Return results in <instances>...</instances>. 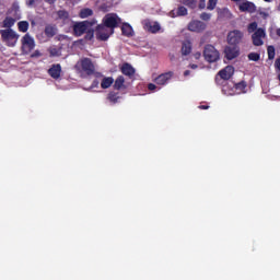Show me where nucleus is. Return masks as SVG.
Listing matches in <instances>:
<instances>
[{
    "label": "nucleus",
    "mask_w": 280,
    "mask_h": 280,
    "mask_svg": "<svg viewBox=\"0 0 280 280\" xmlns=\"http://www.w3.org/2000/svg\"><path fill=\"white\" fill-rule=\"evenodd\" d=\"M0 36L7 47H16V43H19V38H21V35L12 28L0 30Z\"/></svg>",
    "instance_id": "1"
},
{
    "label": "nucleus",
    "mask_w": 280,
    "mask_h": 280,
    "mask_svg": "<svg viewBox=\"0 0 280 280\" xmlns=\"http://www.w3.org/2000/svg\"><path fill=\"white\" fill-rule=\"evenodd\" d=\"M203 57L207 62H218L220 60V51L215 49V46L208 44L205 46Z\"/></svg>",
    "instance_id": "2"
},
{
    "label": "nucleus",
    "mask_w": 280,
    "mask_h": 280,
    "mask_svg": "<svg viewBox=\"0 0 280 280\" xmlns=\"http://www.w3.org/2000/svg\"><path fill=\"white\" fill-rule=\"evenodd\" d=\"M119 23H121V18L117 13H108L103 19V25L113 32H115V27H118Z\"/></svg>",
    "instance_id": "3"
},
{
    "label": "nucleus",
    "mask_w": 280,
    "mask_h": 280,
    "mask_svg": "<svg viewBox=\"0 0 280 280\" xmlns=\"http://www.w3.org/2000/svg\"><path fill=\"white\" fill-rule=\"evenodd\" d=\"M22 50L23 54H30L32 51H34V47H36V43L34 42V37H32V35H30V33H26L22 39Z\"/></svg>",
    "instance_id": "4"
},
{
    "label": "nucleus",
    "mask_w": 280,
    "mask_h": 280,
    "mask_svg": "<svg viewBox=\"0 0 280 280\" xmlns=\"http://www.w3.org/2000/svg\"><path fill=\"white\" fill-rule=\"evenodd\" d=\"M80 66L82 71L86 73V75H93L95 73V65H93V60L91 58H82L75 67Z\"/></svg>",
    "instance_id": "5"
},
{
    "label": "nucleus",
    "mask_w": 280,
    "mask_h": 280,
    "mask_svg": "<svg viewBox=\"0 0 280 280\" xmlns=\"http://www.w3.org/2000/svg\"><path fill=\"white\" fill-rule=\"evenodd\" d=\"M115 31L108 28L104 25H98L96 27V38L97 40H106L107 38H110L112 34H114Z\"/></svg>",
    "instance_id": "6"
},
{
    "label": "nucleus",
    "mask_w": 280,
    "mask_h": 280,
    "mask_svg": "<svg viewBox=\"0 0 280 280\" xmlns=\"http://www.w3.org/2000/svg\"><path fill=\"white\" fill-rule=\"evenodd\" d=\"M264 38H266V30L259 27L252 35L253 45L255 47H261V45H264Z\"/></svg>",
    "instance_id": "7"
},
{
    "label": "nucleus",
    "mask_w": 280,
    "mask_h": 280,
    "mask_svg": "<svg viewBox=\"0 0 280 280\" xmlns=\"http://www.w3.org/2000/svg\"><path fill=\"white\" fill-rule=\"evenodd\" d=\"M243 38H244V33H242V31L240 30H234L230 32L228 35V42L230 45H240Z\"/></svg>",
    "instance_id": "8"
},
{
    "label": "nucleus",
    "mask_w": 280,
    "mask_h": 280,
    "mask_svg": "<svg viewBox=\"0 0 280 280\" xmlns=\"http://www.w3.org/2000/svg\"><path fill=\"white\" fill-rule=\"evenodd\" d=\"M89 27H91V24L89 23V21L77 22L73 25V34L75 36H82L83 34H86Z\"/></svg>",
    "instance_id": "9"
},
{
    "label": "nucleus",
    "mask_w": 280,
    "mask_h": 280,
    "mask_svg": "<svg viewBox=\"0 0 280 280\" xmlns=\"http://www.w3.org/2000/svg\"><path fill=\"white\" fill-rule=\"evenodd\" d=\"M189 32H196L200 34V32H205L207 30V24L199 20H194L188 24Z\"/></svg>",
    "instance_id": "10"
},
{
    "label": "nucleus",
    "mask_w": 280,
    "mask_h": 280,
    "mask_svg": "<svg viewBox=\"0 0 280 280\" xmlns=\"http://www.w3.org/2000/svg\"><path fill=\"white\" fill-rule=\"evenodd\" d=\"M172 78H174V72L173 71H168V72H164L160 75H158L154 79V82L159 85V86H165V84H167Z\"/></svg>",
    "instance_id": "11"
},
{
    "label": "nucleus",
    "mask_w": 280,
    "mask_h": 280,
    "mask_svg": "<svg viewBox=\"0 0 280 280\" xmlns=\"http://www.w3.org/2000/svg\"><path fill=\"white\" fill-rule=\"evenodd\" d=\"M61 74H62V66H60V63H54L48 69V75H50L52 80H59Z\"/></svg>",
    "instance_id": "12"
},
{
    "label": "nucleus",
    "mask_w": 280,
    "mask_h": 280,
    "mask_svg": "<svg viewBox=\"0 0 280 280\" xmlns=\"http://www.w3.org/2000/svg\"><path fill=\"white\" fill-rule=\"evenodd\" d=\"M240 12H248L249 14H255L257 12V5L250 1H246L240 4Z\"/></svg>",
    "instance_id": "13"
},
{
    "label": "nucleus",
    "mask_w": 280,
    "mask_h": 280,
    "mask_svg": "<svg viewBox=\"0 0 280 280\" xmlns=\"http://www.w3.org/2000/svg\"><path fill=\"white\" fill-rule=\"evenodd\" d=\"M233 73H235V68L233 66H226L224 69L219 71L218 75H220L221 80H231V78H233Z\"/></svg>",
    "instance_id": "14"
},
{
    "label": "nucleus",
    "mask_w": 280,
    "mask_h": 280,
    "mask_svg": "<svg viewBox=\"0 0 280 280\" xmlns=\"http://www.w3.org/2000/svg\"><path fill=\"white\" fill-rule=\"evenodd\" d=\"M46 38H54L58 34V26L56 24H47L44 30Z\"/></svg>",
    "instance_id": "15"
},
{
    "label": "nucleus",
    "mask_w": 280,
    "mask_h": 280,
    "mask_svg": "<svg viewBox=\"0 0 280 280\" xmlns=\"http://www.w3.org/2000/svg\"><path fill=\"white\" fill-rule=\"evenodd\" d=\"M237 56H240V50L237 49V47L229 46L225 48V58L228 60H235V58H237Z\"/></svg>",
    "instance_id": "16"
},
{
    "label": "nucleus",
    "mask_w": 280,
    "mask_h": 280,
    "mask_svg": "<svg viewBox=\"0 0 280 280\" xmlns=\"http://www.w3.org/2000/svg\"><path fill=\"white\" fill-rule=\"evenodd\" d=\"M114 91H121L122 89H126V79L124 75L117 77V79L114 81Z\"/></svg>",
    "instance_id": "17"
},
{
    "label": "nucleus",
    "mask_w": 280,
    "mask_h": 280,
    "mask_svg": "<svg viewBox=\"0 0 280 280\" xmlns=\"http://www.w3.org/2000/svg\"><path fill=\"white\" fill-rule=\"evenodd\" d=\"M120 71L122 75H127L128 78H132V75H135V68L130 63H124Z\"/></svg>",
    "instance_id": "18"
},
{
    "label": "nucleus",
    "mask_w": 280,
    "mask_h": 280,
    "mask_svg": "<svg viewBox=\"0 0 280 280\" xmlns=\"http://www.w3.org/2000/svg\"><path fill=\"white\" fill-rule=\"evenodd\" d=\"M106 100H107L108 102H110L113 105L119 104V100H121V95L119 94V92L110 91V92L107 94Z\"/></svg>",
    "instance_id": "19"
},
{
    "label": "nucleus",
    "mask_w": 280,
    "mask_h": 280,
    "mask_svg": "<svg viewBox=\"0 0 280 280\" xmlns=\"http://www.w3.org/2000/svg\"><path fill=\"white\" fill-rule=\"evenodd\" d=\"M14 23H16V19L12 18V16H7L3 21H2V25L1 27H4L7 30H12V27H14Z\"/></svg>",
    "instance_id": "20"
},
{
    "label": "nucleus",
    "mask_w": 280,
    "mask_h": 280,
    "mask_svg": "<svg viewBox=\"0 0 280 280\" xmlns=\"http://www.w3.org/2000/svg\"><path fill=\"white\" fill-rule=\"evenodd\" d=\"M121 33L122 36H127L128 38H130V36H133L132 26L128 23H124L121 26Z\"/></svg>",
    "instance_id": "21"
},
{
    "label": "nucleus",
    "mask_w": 280,
    "mask_h": 280,
    "mask_svg": "<svg viewBox=\"0 0 280 280\" xmlns=\"http://www.w3.org/2000/svg\"><path fill=\"white\" fill-rule=\"evenodd\" d=\"M114 82H115V79H113V77H105L102 79L101 89H110Z\"/></svg>",
    "instance_id": "22"
},
{
    "label": "nucleus",
    "mask_w": 280,
    "mask_h": 280,
    "mask_svg": "<svg viewBox=\"0 0 280 280\" xmlns=\"http://www.w3.org/2000/svg\"><path fill=\"white\" fill-rule=\"evenodd\" d=\"M191 54V42L186 40L182 45V55L189 56Z\"/></svg>",
    "instance_id": "23"
},
{
    "label": "nucleus",
    "mask_w": 280,
    "mask_h": 280,
    "mask_svg": "<svg viewBox=\"0 0 280 280\" xmlns=\"http://www.w3.org/2000/svg\"><path fill=\"white\" fill-rule=\"evenodd\" d=\"M147 27H149V32H151V34H156L158 32H161V24H159V22H149L147 23Z\"/></svg>",
    "instance_id": "24"
},
{
    "label": "nucleus",
    "mask_w": 280,
    "mask_h": 280,
    "mask_svg": "<svg viewBox=\"0 0 280 280\" xmlns=\"http://www.w3.org/2000/svg\"><path fill=\"white\" fill-rule=\"evenodd\" d=\"M18 30H19V32H22L23 34H25L27 32V30H30V22L20 21L18 23Z\"/></svg>",
    "instance_id": "25"
},
{
    "label": "nucleus",
    "mask_w": 280,
    "mask_h": 280,
    "mask_svg": "<svg viewBox=\"0 0 280 280\" xmlns=\"http://www.w3.org/2000/svg\"><path fill=\"white\" fill-rule=\"evenodd\" d=\"M183 4L190 8V10H196L198 2L196 0H183Z\"/></svg>",
    "instance_id": "26"
},
{
    "label": "nucleus",
    "mask_w": 280,
    "mask_h": 280,
    "mask_svg": "<svg viewBox=\"0 0 280 280\" xmlns=\"http://www.w3.org/2000/svg\"><path fill=\"white\" fill-rule=\"evenodd\" d=\"M89 16H93V10H91V9H82L80 11V18L81 19H89Z\"/></svg>",
    "instance_id": "27"
},
{
    "label": "nucleus",
    "mask_w": 280,
    "mask_h": 280,
    "mask_svg": "<svg viewBox=\"0 0 280 280\" xmlns=\"http://www.w3.org/2000/svg\"><path fill=\"white\" fill-rule=\"evenodd\" d=\"M57 16L58 19H60L61 21H69V12L65 11V10H59L57 12Z\"/></svg>",
    "instance_id": "28"
},
{
    "label": "nucleus",
    "mask_w": 280,
    "mask_h": 280,
    "mask_svg": "<svg viewBox=\"0 0 280 280\" xmlns=\"http://www.w3.org/2000/svg\"><path fill=\"white\" fill-rule=\"evenodd\" d=\"M268 60H275V56H277L275 46L267 47Z\"/></svg>",
    "instance_id": "29"
},
{
    "label": "nucleus",
    "mask_w": 280,
    "mask_h": 280,
    "mask_svg": "<svg viewBox=\"0 0 280 280\" xmlns=\"http://www.w3.org/2000/svg\"><path fill=\"white\" fill-rule=\"evenodd\" d=\"M176 16H187V8L180 5L176 10Z\"/></svg>",
    "instance_id": "30"
},
{
    "label": "nucleus",
    "mask_w": 280,
    "mask_h": 280,
    "mask_svg": "<svg viewBox=\"0 0 280 280\" xmlns=\"http://www.w3.org/2000/svg\"><path fill=\"white\" fill-rule=\"evenodd\" d=\"M261 58V55L258 52H250L248 55V60H252L253 62H258V60Z\"/></svg>",
    "instance_id": "31"
},
{
    "label": "nucleus",
    "mask_w": 280,
    "mask_h": 280,
    "mask_svg": "<svg viewBox=\"0 0 280 280\" xmlns=\"http://www.w3.org/2000/svg\"><path fill=\"white\" fill-rule=\"evenodd\" d=\"M257 30H259V28H257V22H252L247 26V32L249 34H253V32L255 33Z\"/></svg>",
    "instance_id": "32"
},
{
    "label": "nucleus",
    "mask_w": 280,
    "mask_h": 280,
    "mask_svg": "<svg viewBox=\"0 0 280 280\" xmlns=\"http://www.w3.org/2000/svg\"><path fill=\"white\" fill-rule=\"evenodd\" d=\"M94 34L95 32L93 31V28H88V31L85 32V40H92Z\"/></svg>",
    "instance_id": "33"
},
{
    "label": "nucleus",
    "mask_w": 280,
    "mask_h": 280,
    "mask_svg": "<svg viewBox=\"0 0 280 280\" xmlns=\"http://www.w3.org/2000/svg\"><path fill=\"white\" fill-rule=\"evenodd\" d=\"M215 5H218V0H208V10H215Z\"/></svg>",
    "instance_id": "34"
},
{
    "label": "nucleus",
    "mask_w": 280,
    "mask_h": 280,
    "mask_svg": "<svg viewBox=\"0 0 280 280\" xmlns=\"http://www.w3.org/2000/svg\"><path fill=\"white\" fill-rule=\"evenodd\" d=\"M235 89H237L238 91H244V89H246V82L242 81L236 83Z\"/></svg>",
    "instance_id": "35"
},
{
    "label": "nucleus",
    "mask_w": 280,
    "mask_h": 280,
    "mask_svg": "<svg viewBox=\"0 0 280 280\" xmlns=\"http://www.w3.org/2000/svg\"><path fill=\"white\" fill-rule=\"evenodd\" d=\"M200 20L201 21H210L211 20V15L207 12H203L200 14Z\"/></svg>",
    "instance_id": "36"
},
{
    "label": "nucleus",
    "mask_w": 280,
    "mask_h": 280,
    "mask_svg": "<svg viewBox=\"0 0 280 280\" xmlns=\"http://www.w3.org/2000/svg\"><path fill=\"white\" fill-rule=\"evenodd\" d=\"M207 8V0H199V10H205Z\"/></svg>",
    "instance_id": "37"
},
{
    "label": "nucleus",
    "mask_w": 280,
    "mask_h": 280,
    "mask_svg": "<svg viewBox=\"0 0 280 280\" xmlns=\"http://www.w3.org/2000/svg\"><path fill=\"white\" fill-rule=\"evenodd\" d=\"M148 90H149V91H156V84H154V83H149V84H148Z\"/></svg>",
    "instance_id": "38"
},
{
    "label": "nucleus",
    "mask_w": 280,
    "mask_h": 280,
    "mask_svg": "<svg viewBox=\"0 0 280 280\" xmlns=\"http://www.w3.org/2000/svg\"><path fill=\"white\" fill-rule=\"evenodd\" d=\"M275 67L280 71V57L276 59Z\"/></svg>",
    "instance_id": "39"
},
{
    "label": "nucleus",
    "mask_w": 280,
    "mask_h": 280,
    "mask_svg": "<svg viewBox=\"0 0 280 280\" xmlns=\"http://www.w3.org/2000/svg\"><path fill=\"white\" fill-rule=\"evenodd\" d=\"M201 56H202V54H200V51H197V52L194 54L195 60H200Z\"/></svg>",
    "instance_id": "40"
},
{
    "label": "nucleus",
    "mask_w": 280,
    "mask_h": 280,
    "mask_svg": "<svg viewBox=\"0 0 280 280\" xmlns=\"http://www.w3.org/2000/svg\"><path fill=\"white\" fill-rule=\"evenodd\" d=\"M97 86H100V81L94 80V81L92 82V89H97Z\"/></svg>",
    "instance_id": "41"
},
{
    "label": "nucleus",
    "mask_w": 280,
    "mask_h": 280,
    "mask_svg": "<svg viewBox=\"0 0 280 280\" xmlns=\"http://www.w3.org/2000/svg\"><path fill=\"white\" fill-rule=\"evenodd\" d=\"M34 3H36V0H28L26 2V5L32 7V5H34Z\"/></svg>",
    "instance_id": "42"
},
{
    "label": "nucleus",
    "mask_w": 280,
    "mask_h": 280,
    "mask_svg": "<svg viewBox=\"0 0 280 280\" xmlns=\"http://www.w3.org/2000/svg\"><path fill=\"white\" fill-rule=\"evenodd\" d=\"M199 108H200L201 110H208L209 105H200Z\"/></svg>",
    "instance_id": "43"
},
{
    "label": "nucleus",
    "mask_w": 280,
    "mask_h": 280,
    "mask_svg": "<svg viewBox=\"0 0 280 280\" xmlns=\"http://www.w3.org/2000/svg\"><path fill=\"white\" fill-rule=\"evenodd\" d=\"M276 34H277V36H279V38H280V28H277Z\"/></svg>",
    "instance_id": "44"
},
{
    "label": "nucleus",
    "mask_w": 280,
    "mask_h": 280,
    "mask_svg": "<svg viewBox=\"0 0 280 280\" xmlns=\"http://www.w3.org/2000/svg\"><path fill=\"white\" fill-rule=\"evenodd\" d=\"M191 69H198V65H192Z\"/></svg>",
    "instance_id": "45"
},
{
    "label": "nucleus",
    "mask_w": 280,
    "mask_h": 280,
    "mask_svg": "<svg viewBox=\"0 0 280 280\" xmlns=\"http://www.w3.org/2000/svg\"><path fill=\"white\" fill-rule=\"evenodd\" d=\"M184 75H189V70H186V71L184 72Z\"/></svg>",
    "instance_id": "46"
},
{
    "label": "nucleus",
    "mask_w": 280,
    "mask_h": 280,
    "mask_svg": "<svg viewBox=\"0 0 280 280\" xmlns=\"http://www.w3.org/2000/svg\"><path fill=\"white\" fill-rule=\"evenodd\" d=\"M266 3H271L272 0H264Z\"/></svg>",
    "instance_id": "47"
},
{
    "label": "nucleus",
    "mask_w": 280,
    "mask_h": 280,
    "mask_svg": "<svg viewBox=\"0 0 280 280\" xmlns=\"http://www.w3.org/2000/svg\"><path fill=\"white\" fill-rule=\"evenodd\" d=\"M47 3H54L55 0H46Z\"/></svg>",
    "instance_id": "48"
},
{
    "label": "nucleus",
    "mask_w": 280,
    "mask_h": 280,
    "mask_svg": "<svg viewBox=\"0 0 280 280\" xmlns=\"http://www.w3.org/2000/svg\"><path fill=\"white\" fill-rule=\"evenodd\" d=\"M264 16H268V13H261Z\"/></svg>",
    "instance_id": "49"
},
{
    "label": "nucleus",
    "mask_w": 280,
    "mask_h": 280,
    "mask_svg": "<svg viewBox=\"0 0 280 280\" xmlns=\"http://www.w3.org/2000/svg\"><path fill=\"white\" fill-rule=\"evenodd\" d=\"M278 11L280 12V3H279V5H278Z\"/></svg>",
    "instance_id": "50"
},
{
    "label": "nucleus",
    "mask_w": 280,
    "mask_h": 280,
    "mask_svg": "<svg viewBox=\"0 0 280 280\" xmlns=\"http://www.w3.org/2000/svg\"><path fill=\"white\" fill-rule=\"evenodd\" d=\"M278 80H279V82H280V72H279V75H278Z\"/></svg>",
    "instance_id": "51"
},
{
    "label": "nucleus",
    "mask_w": 280,
    "mask_h": 280,
    "mask_svg": "<svg viewBox=\"0 0 280 280\" xmlns=\"http://www.w3.org/2000/svg\"><path fill=\"white\" fill-rule=\"evenodd\" d=\"M232 1H235V2H237V1H241V0H232Z\"/></svg>",
    "instance_id": "52"
},
{
    "label": "nucleus",
    "mask_w": 280,
    "mask_h": 280,
    "mask_svg": "<svg viewBox=\"0 0 280 280\" xmlns=\"http://www.w3.org/2000/svg\"><path fill=\"white\" fill-rule=\"evenodd\" d=\"M36 55H32V58H34Z\"/></svg>",
    "instance_id": "53"
}]
</instances>
